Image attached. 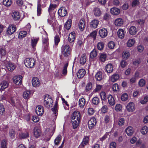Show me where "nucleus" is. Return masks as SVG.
Masks as SVG:
<instances>
[{"label":"nucleus","instance_id":"nucleus-1","mask_svg":"<svg viewBox=\"0 0 148 148\" xmlns=\"http://www.w3.org/2000/svg\"><path fill=\"white\" fill-rule=\"evenodd\" d=\"M71 118L73 129H76L79 125L81 122V114L77 111H74L71 116Z\"/></svg>","mask_w":148,"mask_h":148},{"label":"nucleus","instance_id":"nucleus-2","mask_svg":"<svg viewBox=\"0 0 148 148\" xmlns=\"http://www.w3.org/2000/svg\"><path fill=\"white\" fill-rule=\"evenodd\" d=\"M61 51L63 56L67 58L71 56L72 49L68 44L63 45L61 48Z\"/></svg>","mask_w":148,"mask_h":148},{"label":"nucleus","instance_id":"nucleus-3","mask_svg":"<svg viewBox=\"0 0 148 148\" xmlns=\"http://www.w3.org/2000/svg\"><path fill=\"white\" fill-rule=\"evenodd\" d=\"M53 101L51 97L48 94H46L44 97L43 104L45 107L49 108L53 106Z\"/></svg>","mask_w":148,"mask_h":148},{"label":"nucleus","instance_id":"nucleus-4","mask_svg":"<svg viewBox=\"0 0 148 148\" xmlns=\"http://www.w3.org/2000/svg\"><path fill=\"white\" fill-rule=\"evenodd\" d=\"M24 64L27 67L33 68L35 65V61L33 58H27L24 61Z\"/></svg>","mask_w":148,"mask_h":148},{"label":"nucleus","instance_id":"nucleus-5","mask_svg":"<svg viewBox=\"0 0 148 148\" xmlns=\"http://www.w3.org/2000/svg\"><path fill=\"white\" fill-rule=\"evenodd\" d=\"M16 29V26L14 25H10L8 27L6 31V34L8 36L13 34Z\"/></svg>","mask_w":148,"mask_h":148},{"label":"nucleus","instance_id":"nucleus-6","mask_svg":"<svg viewBox=\"0 0 148 148\" xmlns=\"http://www.w3.org/2000/svg\"><path fill=\"white\" fill-rule=\"evenodd\" d=\"M96 119L95 117L91 118L88 122V126L89 129L91 130H92L97 123Z\"/></svg>","mask_w":148,"mask_h":148},{"label":"nucleus","instance_id":"nucleus-7","mask_svg":"<svg viewBox=\"0 0 148 148\" xmlns=\"http://www.w3.org/2000/svg\"><path fill=\"white\" fill-rule=\"evenodd\" d=\"M22 76L19 75L18 76H15L13 78V81L15 84L17 85H21L22 83Z\"/></svg>","mask_w":148,"mask_h":148},{"label":"nucleus","instance_id":"nucleus-8","mask_svg":"<svg viewBox=\"0 0 148 148\" xmlns=\"http://www.w3.org/2000/svg\"><path fill=\"white\" fill-rule=\"evenodd\" d=\"M33 132L34 136L36 138H39L41 136L42 132L39 127L36 126L33 130Z\"/></svg>","mask_w":148,"mask_h":148},{"label":"nucleus","instance_id":"nucleus-9","mask_svg":"<svg viewBox=\"0 0 148 148\" xmlns=\"http://www.w3.org/2000/svg\"><path fill=\"white\" fill-rule=\"evenodd\" d=\"M58 13L59 15L64 17L67 14V11L66 8L64 7H61L58 10Z\"/></svg>","mask_w":148,"mask_h":148},{"label":"nucleus","instance_id":"nucleus-10","mask_svg":"<svg viewBox=\"0 0 148 148\" xmlns=\"http://www.w3.org/2000/svg\"><path fill=\"white\" fill-rule=\"evenodd\" d=\"M18 137L21 140L27 139L29 137V132L27 131L21 132L19 133Z\"/></svg>","mask_w":148,"mask_h":148},{"label":"nucleus","instance_id":"nucleus-11","mask_svg":"<svg viewBox=\"0 0 148 148\" xmlns=\"http://www.w3.org/2000/svg\"><path fill=\"white\" fill-rule=\"evenodd\" d=\"M35 112L38 115L42 116L44 112L43 107L40 105L38 106L36 108Z\"/></svg>","mask_w":148,"mask_h":148},{"label":"nucleus","instance_id":"nucleus-12","mask_svg":"<svg viewBox=\"0 0 148 148\" xmlns=\"http://www.w3.org/2000/svg\"><path fill=\"white\" fill-rule=\"evenodd\" d=\"M127 111L129 112H132L135 109L134 104L132 102L129 103L126 107Z\"/></svg>","mask_w":148,"mask_h":148},{"label":"nucleus","instance_id":"nucleus-13","mask_svg":"<svg viewBox=\"0 0 148 148\" xmlns=\"http://www.w3.org/2000/svg\"><path fill=\"white\" fill-rule=\"evenodd\" d=\"M99 33L100 37L103 38L106 37L107 36L108 31L106 29L102 28L99 31Z\"/></svg>","mask_w":148,"mask_h":148},{"label":"nucleus","instance_id":"nucleus-14","mask_svg":"<svg viewBox=\"0 0 148 148\" xmlns=\"http://www.w3.org/2000/svg\"><path fill=\"white\" fill-rule=\"evenodd\" d=\"M86 26V22L84 19H81L78 24L79 29L81 31H83L84 29Z\"/></svg>","mask_w":148,"mask_h":148},{"label":"nucleus","instance_id":"nucleus-15","mask_svg":"<svg viewBox=\"0 0 148 148\" xmlns=\"http://www.w3.org/2000/svg\"><path fill=\"white\" fill-rule=\"evenodd\" d=\"M89 142V139L88 136H84L83 139L81 143L80 146L83 148Z\"/></svg>","mask_w":148,"mask_h":148},{"label":"nucleus","instance_id":"nucleus-16","mask_svg":"<svg viewBox=\"0 0 148 148\" xmlns=\"http://www.w3.org/2000/svg\"><path fill=\"white\" fill-rule=\"evenodd\" d=\"M76 34L74 32H71L69 35L68 40L70 43H74L76 37Z\"/></svg>","mask_w":148,"mask_h":148},{"label":"nucleus","instance_id":"nucleus-17","mask_svg":"<svg viewBox=\"0 0 148 148\" xmlns=\"http://www.w3.org/2000/svg\"><path fill=\"white\" fill-rule=\"evenodd\" d=\"M32 83L34 87L38 86L40 83L39 79L37 77H34L32 80Z\"/></svg>","mask_w":148,"mask_h":148},{"label":"nucleus","instance_id":"nucleus-18","mask_svg":"<svg viewBox=\"0 0 148 148\" xmlns=\"http://www.w3.org/2000/svg\"><path fill=\"white\" fill-rule=\"evenodd\" d=\"M99 24V21L97 19H94L90 23V27L91 28L95 29L97 28Z\"/></svg>","mask_w":148,"mask_h":148},{"label":"nucleus","instance_id":"nucleus-19","mask_svg":"<svg viewBox=\"0 0 148 148\" xmlns=\"http://www.w3.org/2000/svg\"><path fill=\"white\" fill-rule=\"evenodd\" d=\"M93 12L96 17H99L102 14L100 9L98 7L95 8L93 10Z\"/></svg>","mask_w":148,"mask_h":148},{"label":"nucleus","instance_id":"nucleus-20","mask_svg":"<svg viewBox=\"0 0 148 148\" xmlns=\"http://www.w3.org/2000/svg\"><path fill=\"white\" fill-rule=\"evenodd\" d=\"M58 101H56L53 107L51 108V110L56 116H57L58 114Z\"/></svg>","mask_w":148,"mask_h":148},{"label":"nucleus","instance_id":"nucleus-21","mask_svg":"<svg viewBox=\"0 0 148 148\" xmlns=\"http://www.w3.org/2000/svg\"><path fill=\"white\" fill-rule=\"evenodd\" d=\"M123 19L121 18H119L115 19L114 24L116 26H121L123 25Z\"/></svg>","mask_w":148,"mask_h":148},{"label":"nucleus","instance_id":"nucleus-22","mask_svg":"<svg viewBox=\"0 0 148 148\" xmlns=\"http://www.w3.org/2000/svg\"><path fill=\"white\" fill-rule=\"evenodd\" d=\"M86 73V71L84 69H81L79 70L77 75L78 78H81L84 76Z\"/></svg>","mask_w":148,"mask_h":148},{"label":"nucleus","instance_id":"nucleus-23","mask_svg":"<svg viewBox=\"0 0 148 148\" xmlns=\"http://www.w3.org/2000/svg\"><path fill=\"white\" fill-rule=\"evenodd\" d=\"M107 99L108 103L110 106H112L115 104V101L112 95H109L107 97Z\"/></svg>","mask_w":148,"mask_h":148},{"label":"nucleus","instance_id":"nucleus-24","mask_svg":"<svg viewBox=\"0 0 148 148\" xmlns=\"http://www.w3.org/2000/svg\"><path fill=\"white\" fill-rule=\"evenodd\" d=\"M12 16L14 20H18L20 18V13L18 11H15L12 14Z\"/></svg>","mask_w":148,"mask_h":148},{"label":"nucleus","instance_id":"nucleus-25","mask_svg":"<svg viewBox=\"0 0 148 148\" xmlns=\"http://www.w3.org/2000/svg\"><path fill=\"white\" fill-rule=\"evenodd\" d=\"M6 67L9 71H12L15 69V66L14 64L10 62L6 65Z\"/></svg>","mask_w":148,"mask_h":148},{"label":"nucleus","instance_id":"nucleus-26","mask_svg":"<svg viewBox=\"0 0 148 148\" xmlns=\"http://www.w3.org/2000/svg\"><path fill=\"white\" fill-rule=\"evenodd\" d=\"M113 70V65L111 63L108 64L106 66V71L108 73L112 72Z\"/></svg>","mask_w":148,"mask_h":148},{"label":"nucleus","instance_id":"nucleus-27","mask_svg":"<svg viewBox=\"0 0 148 148\" xmlns=\"http://www.w3.org/2000/svg\"><path fill=\"white\" fill-rule=\"evenodd\" d=\"M110 12L112 14L117 15H119L120 12V10L116 8H113L110 9Z\"/></svg>","mask_w":148,"mask_h":148},{"label":"nucleus","instance_id":"nucleus-28","mask_svg":"<svg viewBox=\"0 0 148 148\" xmlns=\"http://www.w3.org/2000/svg\"><path fill=\"white\" fill-rule=\"evenodd\" d=\"M137 30L135 27L134 26H131L129 29L130 34L131 35H134L136 34Z\"/></svg>","mask_w":148,"mask_h":148},{"label":"nucleus","instance_id":"nucleus-29","mask_svg":"<svg viewBox=\"0 0 148 148\" xmlns=\"http://www.w3.org/2000/svg\"><path fill=\"white\" fill-rule=\"evenodd\" d=\"M8 84L6 81H3L0 84V90H2L6 88Z\"/></svg>","mask_w":148,"mask_h":148},{"label":"nucleus","instance_id":"nucleus-30","mask_svg":"<svg viewBox=\"0 0 148 148\" xmlns=\"http://www.w3.org/2000/svg\"><path fill=\"white\" fill-rule=\"evenodd\" d=\"M125 132L128 136H131L134 132L133 129L132 127H129L126 129Z\"/></svg>","mask_w":148,"mask_h":148},{"label":"nucleus","instance_id":"nucleus-31","mask_svg":"<svg viewBox=\"0 0 148 148\" xmlns=\"http://www.w3.org/2000/svg\"><path fill=\"white\" fill-rule=\"evenodd\" d=\"M41 5L40 3L38 2L37 10V15L38 16H40L42 12V9L41 8Z\"/></svg>","mask_w":148,"mask_h":148},{"label":"nucleus","instance_id":"nucleus-32","mask_svg":"<svg viewBox=\"0 0 148 148\" xmlns=\"http://www.w3.org/2000/svg\"><path fill=\"white\" fill-rule=\"evenodd\" d=\"M119 78V75L118 74L115 73L112 75L110 77L111 81L114 82L117 80Z\"/></svg>","mask_w":148,"mask_h":148},{"label":"nucleus","instance_id":"nucleus-33","mask_svg":"<svg viewBox=\"0 0 148 148\" xmlns=\"http://www.w3.org/2000/svg\"><path fill=\"white\" fill-rule=\"evenodd\" d=\"M71 24L72 20L70 19H68L64 25V28L67 30H69L71 26Z\"/></svg>","mask_w":148,"mask_h":148},{"label":"nucleus","instance_id":"nucleus-34","mask_svg":"<svg viewBox=\"0 0 148 148\" xmlns=\"http://www.w3.org/2000/svg\"><path fill=\"white\" fill-rule=\"evenodd\" d=\"M117 34L119 38H123L125 36V33L124 30L122 29H119L118 31Z\"/></svg>","mask_w":148,"mask_h":148},{"label":"nucleus","instance_id":"nucleus-35","mask_svg":"<svg viewBox=\"0 0 148 148\" xmlns=\"http://www.w3.org/2000/svg\"><path fill=\"white\" fill-rule=\"evenodd\" d=\"M95 78L97 81H101L102 79V73L99 71L95 75Z\"/></svg>","mask_w":148,"mask_h":148},{"label":"nucleus","instance_id":"nucleus-36","mask_svg":"<svg viewBox=\"0 0 148 148\" xmlns=\"http://www.w3.org/2000/svg\"><path fill=\"white\" fill-rule=\"evenodd\" d=\"M86 57L85 54H82L80 59V63L81 64L83 65L86 62Z\"/></svg>","mask_w":148,"mask_h":148},{"label":"nucleus","instance_id":"nucleus-37","mask_svg":"<svg viewBox=\"0 0 148 148\" xmlns=\"http://www.w3.org/2000/svg\"><path fill=\"white\" fill-rule=\"evenodd\" d=\"M86 103L85 99L83 98L79 99V105L81 108H83Z\"/></svg>","mask_w":148,"mask_h":148},{"label":"nucleus","instance_id":"nucleus-38","mask_svg":"<svg viewBox=\"0 0 148 148\" xmlns=\"http://www.w3.org/2000/svg\"><path fill=\"white\" fill-rule=\"evenodd\" d=\"M42 43L44 48H47L49 45L48 38L47 36L45 38H42Z\"/></svg>","mask_w":148,"mask_h":148},{"label":"nucleus","instance_id":"nucleus-39","mask_svg":"<svg viewBox=\"0 0 148 148\" xmlns=\"http://www.w3.org/2000/svg\"><path fill=\"white\" fill-rule=\"evenodd\" d=\"M39 40V38L32 39L31 40V46L33 48H34L36 46L37 42Z\"/></svg>","mask_w":148,"mask_h":148},{"label":"nucleus","instance_id":"nucleus-40","mask_svg":"<svg viewBox=\"0 0 148 148\" xmlns=\"http://www.w3.org/2000/svg\"><path fill=\"white\" fill-rule=\"evenodd\" d=\"M62 136L59 134L58 135L54 140V143L55 145H59L62 139Z\"/></svg>","mask_w":148,"mask_h":148},{"label":"nucleus","instance_id":"nucleus-41","mask_svg":"<svg viewBox=\"0 0 148 148\" xmlns=\"http://www.w3.org/2000/svg\"><path fill=\"white\" fill-rule=\"evenodd\" d=\"M100 102L99 98L97 97H94L92 100V102L93 105H97Z\"/></svg>","mask_w":148,"mask_h":148},{"label":"nucleus","instance_id":"nucleus-42","mask_svg":"<svg viewBox=\"0 0 148 148\" xmlns=\"http://www.w3.org/2000/svg\"><path fill=\"white\" fill-rule=\"evenodd\" d=\"M69 65V63L68 62H66L65 64L63 67V70L62 71V74L64 75H66L67 73V68Z\"/></svg>","mask_w":148,"mask_h":148},{"label":"nucleus","instance_id":"nucleus-43","mask_svg":"<svg viewBox=\"0 0 148 148\" xmlns=\"http://www.w3.org/2000/svg\"><path fill=\"white\" fill-rule=\"evenodd\" d=\"M135 42V41L134 39H130L127 42V46L128 47H132L134 45Z\"/></svg>","mask_w":148,"mask_h":148},{"label":"nucleus","instance_id":"nucleus-44","mask_svg":"<svg viewBox=\"0 0 148 148\" xmlns=\"http://www.w3.org/2000/svg\"><path fill=\"white\" fill-rule=\"evenodd\" d=\"M57 6V5L56 4H53L51 3L50 4L49 7L48 9V11L50 14V12L53 10H54Z\"/></svg>","mask_w":148,"mask_h":148},{"label":"nucleus","instance_id":"nucleus-45","mask_svg":"<svg viewBox=\"0 0 148 148\" xmlns=\"http://www.w3.org/2000/svg\"><path fill=\"white\" fill-rule=\"evenodd\" d=\"M27 32L26 31H21L18 35V38L19 39H22L25 37L27 35Z\"/></svg>","mask_w":148,"mask_h":148},{"label":"nucleus","instance_id":"nucleus-46","mask_svg":"<svg viewBox=\"0 0 148 148\" xmlns=\"http://www.w3.org/2000/svg\"><path fill=\"white\" fill-rule=\"evenodd\" d=\"M130 56V53L127 51H124L122 53V57L123 59H127Z\"/></svg>","mask_w":148,"mask_h":148},{"label":"nucleus","instance_id":"nucleus-47","mask_svg":"<svg viewBox=\"0 0 148 148\" xmlns=\"http://www.w3.org/2000/svg\"><path fill=\"white\" fill-rule=\"evenodd\" d=\"M7 141L5 139H4L1 141V148H8Z\"/></svg>","mask_w":148,"mask_h":148},{"label":"nucleus","instance_id":"nucleus-48","mask_svg":"<svg viewBox=\"0 0 148 148\" xmlns=\"http://www.w3.org/2000/svg\"><path fill=\"white\" fill-rule=\"evenodd\" d=\"M3 3L6 7H9L12 4V1L11 0H3Z\"/></svg>","mask_w":148,"mask_h":148},{"label":"nucleus","instance_id":"nucleus-49","mask_svg":"<svg viewBox=\"0 0 148 148\" xmlns=\"http://www.w3.org/2000/svg\"><path fill=\"white\" fill-rule=\"evenodd\" d=\"M30 92L29 91H26L24 92L23 94V97L25 99H28L29 97Z\"/></svg>","mask_w":148,"mask_h":148},{"label":"nucleus","instance_id":"nucleus-50","mask_svg":"<svg viewBox=\"0 0 148 148\" xmlns=\"http://www.w3.org/2000/svg\"><path fill=\"white\" fill-rule=\"evenodd\" d=\"M101 99L102 100L106 101L107 99L106 93L103 91L101 92L100 94Z\"/></svg>","mask_w":148,"mask_h":148},{"label":"nucleus","instance_id":"nucleus-51","mask_svg":"<svg viewBox=\"0 0 148 148\" xmlns=\"http://www.w3.org/2000/svg\"><path fill=\"white\" fill-rule=\"evenodd\" d=\"M104 44L102 42H99L97 45V49L99 50H102L104 48Z\"/></svg>","mask_w":148,"mask_h":148},{"label":"nucleus","instance_id":"nucleus-52","mask_svg":"<svg viewBox=\"0 0 148 148\" xmlns=\"http://www.w3.org/2000/svg\"><path fill=\"white\" fill-rule=\"evenodd\" d=\"M92 84L90 82H88L86 85L85 88L86 92H88L91 90L92 88Z\"/></svg>","mask_w":148,"mask_h":148},{"label":"nucleus","instance_id":"nucleus-53","mask_svg":"<svg viewBox=\"0 0 148 148\" xmlns=\"http://www.w3.org/2000/svg\"><path fill=\"white\" fill-rule=\"evenodd\" d=\"M148 132V127L146 126L143 127L141 130V132L143 135L146 134Z\"/></svg>","mask_w":148,"mask_h":148},{"label":"nucleus","instance_id":"nucleus-54","mask_svg":"<svg viewBox=\"0 0 148 148\" xmlns=\"http://www.w3.org/2000/svg\"><path fill=\"white\" fill-rule=\"evenodd\" d=\"M5 113V110L3 104L0 103V114L1 115H4Z\"/></svg>","mask_w":148,"mask_h":148},{"label":"nucleus","instance_id":"nucleus-55","mask_svg":"<svg viewBox=\"0 0 148 148\" xmlns=\"http://www.w3.org/2000/svg\"><path fill=\"white\" fill-rule=\"evenodd\" d=\"M146 84V82L144 79H140L138 82V85L140 87H143Z\"/></svg>","mask_w":148,"mask_h":148},{"label":"nucleus","instance_id":"nucleus-56","mask_svg":"<svg viewBox=\"0 0 148 148\" xmlns=\"http://www.w3.org/2000/svg\"><path fill=\"white\" fill-rule=\"evenodd\" d=\"M60 40V38L58 34H56L54 37V42L55 45H58Z\"/></svg>","mask_w":148,"mask_h":148},{"label":"nucleus","instance_id":"nucleus-57","mask_svg":"<svg viewBox=\"0 0 148 148\" xmlns=\"http://www.w3.org/2000/svg\"><path fill=\"white\" fill-rule=\"evenodd\" d=\"M107 56L105 54L102 53L100 55L99 60L101 62H104L106 61Z\"/></svg>","mask_w":148,"mask_h":148},{"label":"nucleus","instance_id":"nucleus-58","mask_svg":"<svg viewBox=\"0 0 148 148\" xmlns=\"http://www.w3.org/2000/svg\"><path fill=\"white\" fill-rule=\"evenodd\" d=\"M97 34V32L96 30L94 31L91 33L89 35V36L92 38L94 40H96Z\"/></svg>","mask_w":148,"mask_h":148},{"label":"nucleus","instance_id":"nucleus-59","mask_svg":"<svg viewBox=\"0 0 148 148\" xmlns=\"http://www.w3.org/2000/svg\"><path fill=\"white\" fill-rule=\"evenodd\" d=\"M102 86V85L96 84V88L94 90L93 92H97L100 91Z\"/></svg>","mask_w":148,"mask_h":148},{"label":"nucleus","instance_id":"nucleus-60","mask_svg":"<svg viewBox=\"0 0 148 148\" xmlns=\"http://www.w3.org/2000/svg\"><path fill=\"white\" fill-rule=\"evenodd\" d=\"M128 98V95L126 93L123 94L121 96V99L122 101H125L127 100Z\"/></svg>","mask_w":148,"mask_h":148},{"label":"nucleus","instance_id":"nucleus-61","mask_svg":"<svg viewBox=\"0 0 148 148\" xmlns=\"http://www.w3.org/2000/svg\"><path fill=\"white\" fill-rule=\"evenodd\" d=\"M115 45V44L114 42L112 41H111L109 42L108 44V47L110 49H113Z\"/></svg>","mask_w":148,"mask_h":148},{"label":"nucleus","instance_id":"nucleus-62","mask_svg":"<svg viewBox=\"0 0 148 148\" xmlns=\"http://www.w3.org/2000/svg\"><path fill=\"white\" fill-rule=\"evenodd\" d=\"M97 55V52L95 50H93L90 53V57L93 59Z\"/></svg>","mask_w":148,"mask_h":148},{"label":"nucleus","instance_id":"nucleus-63","mask_svg":"<svg viewBox=\"0 0 148 148\" xmlns=\"http://www.w3.org/2000/svg\"><path fill=\"white\" fill-rule=\"evenodd\" d=\"M112 89L114 91H117L119 90V86L117 84H114L112 87Z\"/></svg>","mask_w":148,"mask_h":148},{"label":"nucleus","instance_id":"nucleus-64","mask_svg":"<svg viewBox=\"0 0 148 148\" xmlns=\"http://www.w3.org/2000/svg\"><path fill=\"white\" fill-rule=\"evenodd\" d=\"M122 109V105L120 104L116 105L115 107V110L117 111H120Z\"/></svg>","mask_w":148,"mask_h":148}]
</instances>
